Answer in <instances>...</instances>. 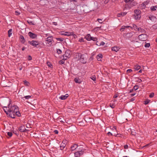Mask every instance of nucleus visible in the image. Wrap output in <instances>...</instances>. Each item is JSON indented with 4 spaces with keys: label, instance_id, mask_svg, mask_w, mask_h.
<instances>
[{
    "label": "nucleus",
    "instance_id": "1",
    "mask_svg": "<svg viewBox=\"0 0 157 157\" xmlns=\"http://www.w3.org/2000/svg\"><path fill=\"white\" fill-rule=\"evenodd\" d=\"M3 109L5 112L9 116L13 118H15L16 115L19 117L21 115L18 107L16 105L8 107L4 106Z\"/></svg>",
    "mask_w": 157,
    "mask_h": 157
},
{
    "label": "nucleus",
    "instance_id": "2",
    "mask_svg": "<svg viewBox=\"0 0 157 157\" xmlns=\"http://www.w3.org/2000/svg\"><path fill=\"white\" fill-rule=\"evenodd\" d=\"M78 150L75 153V155L76 157H79L83 154L84 150L81 147H78Z\"/></svg>",
    "mask_w": 157,
    "mask_h": 157
},
{
    "label": "nucleus",
    "instance_id": "3",
    "mask_svg": "<svg viewBox=\"0 0 157 157\" xmlns=\"http://www.w3.org/2000/svg\"><path fill=\"white\" fill-rule=\"evenodd\" d=\"M77 56L78 57L77 58V59H80V61L83 63H86V59L83 55H81L80 53H77Z\"/></svg>",
    "mask_w": 157,
    "mask_h": 157
},
{
    "label": "nucleus",
    "instance_id": "4",
    "mask_svg": "<svg viewBox=\"0 0 157 157\" xmlns=\"http://www.w3.org/2000/svg\"><path fill=\"white\" fill-rule=\"evenodd\" d=\"M134 16L136 20H139L141 17V11L139 10H136L134 11Z\"/></svg>",
    "mask_w": 157,
    "mask_h": 157
},
{
    "label": "nucleus",
    "instance_id": "5",
    "mask_svg": "<svg viewBox=\"0 0 157 157\" xmlns=\"http://www.w3.org/2000/svg\"><path fill=\"white\" fill-rule=\"evenodd\" d=\"M53 41L52 36H49L45 39V41L47 44H48V46H52V41Z\"/></svg>",
    "mask_w": 157,
    "mask_h": 157
},
{
    "label": "nucleus",
    "instance_id": "6",
    "mask_svg": "<svg viewBox=\"0 0 157 157\" xmlns=\"http://www.w3.org/2000/svg\"><path fill=\"white\" fill-rule=\"evenodd\" d=\"M138 38L140 41H145L147 39V36L145 34H143L139 35L138 36Z\"/></svg>",
    "mask_w": 157,
    "mask_h": 157
},
{
    "label": "nucleus",
    "instance_id": "7",
    "mask_svg": "<svg viewBox=\"0 0 157 157\" xmlns=\"http://www.w3.org/2000/svg\"><path fill=\"white\" fill-rule=\"evenodd\" d=\"M71 52L70 50H67L64 54L63 55V59L64 60H66L67 58H70L71 56Z\"/></svg>",
    "mask_w": 157,
    "mask_h": 157
},
{
    "label": "nucleus",
    "instance_id": "8",
    "mask_svg": "<svg viewBox=\"0 0 157 157\" xmlns=\"http://www.w3.org/2000/svg\"><path fill=\"white\" fill-rule=\"evenodd\" d=\"M30 44L34 47H36V46L39 44V43L37 41L32 40L30 42Z\"/></svg>",
    "mask_w": 157,
    "mask_h": 157
},
{
    "label": "nucleus",
    "instance_id": "9",
    "mask_svg": "<svg viewBox=\"0 0 157 157\" xmlns=\"http://www.w3.org/2000/svg\"><path fill=\"white\" fill-rule=\"evenodd\" d=\"M61 34L62 35L69 36L71 35V34H72V33L71 32H61Z\"/></svg>",
    "mask_w": 157,
    "mask_h": 157
},
{
    "label": "nucleus",
    "instance_id": "10",
    "mask_svg": "<svg viewBox=\"0 0 157 157\" xmlns=\"http://www.w3.org/2000/svg\"><path fill=\"white\" fill-rule=\"evenodd\" d=\"M66 141L65 140L63 141L62 143L60 146V148L61 150H63L65 147L66 146Z\"/></svg>",
    "mask_w": 157,
    "mask_h": 157
},
{
    "label": "nucleus",
    "instance_id": "11",
    "mask_svg": "<svg viewBox=\"0 0 157 157\" xmlns=\"http://www.w3.org/2000/svg\"><path fill=\"white\" fill-rule=\"evenodd\" d=\"M120 48L119 47L115 46L111 48V50L112 51L117 52L119 50Z\"/></svg>",
    "mask_w": 157,
    "mask_h": 157
},
{
    "label": "nucleus",
    "instance_id": "12",
    "mask_svg": "<svg viewBox=\"0 0 157 157\" xmlns=\"http://www.w3.org/2000/svg\"><path fill=\"white\" fill-rule=\"evenodd\" d=\"M19 130L20 131H21V132H25L26 131H27L28 130L26 129L25 128V126H23V125L21 126L20 127V128L19 129Z\"/></svg>",
    "mask_w": 157,
    "mask_h": 157
},
{
    "label": "nucleus",
    "instance_id": "13",
    "mask_svg": "<svg viewBox=\"0 0 157 157\" xmlns=\"http://www.w3.org/2000/svg\"><path fill=\"white\" fill-rule=\"evenodd\" d=\"M78 147L77 144H74L71 147V150L72 151H74L76 149H78V147Z\"/></svg>",
    "mask_w": 157,
    "mask_h": 157
},
{
    "label": "nucleus",
    "instance_id": "14",
    "mask_svg": "<svg viewBox=\"0 0 157 157\" xmlns=\"http://www.w3.org/2000/svg\"><path fill=\"white\" fill-rule=\"evenodd\" d=\"M68 97V94H66L65 95H62L59 97V98L62 100L66 99Z\"/></svg>",
    "mask_w": 157,
    "mask_h": 157
},
{
    "label": "nucleus",
    "instance_id": "15",
    "mask_svg": "<svg viewBox=\"0 0 157 157\" xmlns=\"http://www.w3.org/2000/svg\"><path fill=\"white\" fill-rule=\"evenodd\" d=\"M37 36L36 34L30 32V38L32 39H35L37 38Z\"/></svg>",
    "mask_w": 157,
    "mask_h": 157
},
{
    "label": "nucleus",
    "instance_id": "16",
    "mask_svg": "<svg viewBox=\"0 0 157 157\" xmlns=\"http://www.w3.org/2000/svg\"><path fill=\"white\" fill-rule=\"evenodd\" d=\"M85 38L88 41H90L91 40L92 37L90 34H88L85 36Z\"/></svg>",
    "mask_w": 157,
    "mask_h": 157
},
{
    "label": "nucleus",
    "instance_id": "17",
    "mask_svg": "<svg viewBox=\"0 0 157 157\" xmlns=\"http://www.w3.org/2000/svg\"><path fill=\"white\" fill-rule=\"evenodd\" d=\"M127 14V12H121L120 13H118L117 15V16L118 17H121V16H124L126 15Z\"/></svg>",
    "mask_w": 157,
    "mask_h": 157
},
{
    "label": "nucleus",
    "instance_id": "18",
    "mask_svg": "<svg viewBox=\"0 0 157 157\" xmlns=\"http://www.w3.org/2000/svg\"><path fill=\"white\" fill-rule=\"evenodd\" d=\"M19 39L21 42L23 44L25 42V40L24 36H22L21 35L19 37Z\"/></svg>",
    "mask_w": 157,
    "mask_h": 157
},
{
    "label": "nucleus",
    "instance_id": "19",
    "mask_svg": "<svg viewBox=\"0 0 157 157\" xmlns=\"http://www.w3.org/2000/svg\"><path fill=\"white\" fill-rule=\"evenodd\" d=\"M102 55L101 54H98L97 56V59L99 61H101L102 58Z\"/></svg>",
    "mask_w": 157,
    "mask_h": 157
},
{
    "label": "nucleus",
    "instance_id": "20",
    "mask_svg": "<svg viewBox=\"0 0 157 157\" xmlns=\"http://www.w3.org/2000/svg\"><path fill=\"white\" fill-rule=\"evenodd\" d=\"M133 34V32H130L128 33L126 35L127 38H131Z\"/></svg>",
    "mask_w": 157,
    "mask_h": 157
},
{
    "label": "nucleus",
    "instance_id": "21",
    "mask_svg": "<svg viewBox=\"0 0 157 157\" xmlns=\"http://www.w3.org/2000/svg\"><path fill=\"white\" fill-rule=\"evenodd\" d=\"M75 81L76 83H80L82 81L80 79L78 78H75Z\"/></svg>",
    "mask_w": 157,
    "mask_h": 157
},
{
    "label": "nucleus",
    "instance_id": "22",
    "mask_svg": "<svg viewBox=\"0 0 157 157\" xmlns=\"http://www.w3.org/2000/svg\"><path fill=\"white\" fill-rule=\"evenodd\" d=\"M137 30H138V31L140 32V33H145V30L144 29H142L140 27L138 28L137 29Z\"/></svg>",
    "mask_w": 157,
    "mask_h": 157
},
{
    "label": "nucleus",
    "instance_id": "23",
    "mask_svg": "<svg viewBox=\"0 0 157 157\" xmlns=\"http://www.w3.org/2000/svg\"><path fill=\"white\" fill-rule=\"evenodd\" d=\"M141 68V67L140 66L136 65L134 66V68L137 71L139 70Z\"/></svg>",
    "mask_w": 157,
    "mask_h": 157
},
{
    "label": "nucleus",
    "instance_id": "24",
    "mask_svg": "<svg viewBox=\"0 0 157 157\" xmlns=\"http://www.w3.org/2000/svg\"><path fill=\"white\" fill-rule=\"evenodd\" d=\"M21 98L22 99L25 101V100L28 99L29 98V96H26L24 97H22Z\"/></svg>",
    "mask_w": 157,
    "mask_h": 157
},
{
    "label": "nucleus",
    "instance_id": "25",
    "mask_svg": "<svg viewBox=\"0 0 157 157\" xmlns=\"http://www.w3.org/2000/svg\"><path fill=\"white\" fill-rule=\"evenodd\" d=\"M96 44L98 46H100L101 45H104L105 44L104 42L102 41L101 43H98V42H96Z\"/></svg>",
    "mask_w": 157,
    "mask_h": 157
},
{
    "label": "nucleus",
    "instance_id": "26",
    "mask_svg": "<svg viewBox=\"0 0 157 157\" xmlns=\"http://www.w3.org/2000/svg\"><path fill=\"white\" fill-rule=\"evenodd\" d=\"M12 29H10L8 31V36L10 37L12 34Z\"/></svg>",
    "mask_w": 157,
    "mask_h": 157
},
{
    "label": "nucleus",
    "instance_id": "27",
    "mask_svg": "<svg viewBox=\"0 0 157 157\" xmlns=\"http://www.w3.org/2000/svg\"><path fill=\"white\" fill-rule=\"evenodd\" d=\"M47 65L49 67L52 68V64L49 62H47Z\"/></svg>",
    "mask_w": 157,
    "mask_h": 157
},
{
    "label": "nucleus",
    "instance_id": "28",
    "mask_svg": "<svg viewBox=\"0 0 157 157\" xmlns=\"http://www.w3.org/2000/svg\"><path fill=\"white\" fill-rule=\"evenodd\" d=\"M156 6H153L151 7V9L152 11H155L156 10Z\"/></svg>",
    "mask_w": 157,
    "mask_h": 157
},
{
    "label": "nucleus",
    "instance_id": "29",
    "mask_svg": "<svg viewBox=\"0 0 157 157\" xmlns=\"http://www.w3.org/2000/svg\"><path fill=\"white\" fill-rule=\"evenodd\" d=\"M56 39L57 40L60 41H63L64 39L62 38H57Z\"/></svg>",
    "mask_w": 157,
    "mask_h": 157
},
{
    "label": "nucleus",
    "instance_id": "30",
    "mask_svg": "<svg viewBox=\"0 0 157 157\" xmlns=\"http://www.w3.org/2000/svg\"><path fill=\"white\" fill-rule=\"evenodd\" d=\"M111 129L113 131L117 132V127L116 126H114L113 128H111Z\"/></svg>",
    "mask_w": 157,
    "mask_h": 157
},
{
    "label": "nucleus",
    "instance_id": "31",
    "mask_svg": "<svg viewBox=\"0 0 157 157\" xmlns=\"http://www.w3.org/2000/svg\"><path fill=\"white\" fill-rule=\"evenodd\" d=\"M114 135L116 136V137H121V134H116V133H114Z\"/></svg>",
    "mask_w": 157,
    "mask_h": 157
},
{
    "label": "nucleus",
    "instance_id": "32",
    "mask_svg": "<svg viewBox=\"0 0 157 157\" xmlns=\"http://www.w3.org/2000/svg\"><path fill=\"white\" fill-rule=\"evenodd\" d=\"M150 46V44L149 43H147L145 44L144 45V47L146 48H149Z\"/></svg>",
    "mask_w": 157,
    "mask_h": 157
},
{
    "label": "nucleus",
    "instance_id": "33",
    "mask_svg": "<svg viewBox=\"0 0 157 157\" xmlns=\"http://www.w3.org/2000/svg\"><path fill=\"white\" fill-rule=\"evenodd\" d=\"M136 81H137V82H139V83H140L141 82H142V80L141 79H140L139 78H136Z\"/></svg>",
    "mask_w": 157,
    "mask_h": 157
},
{
    "label": "nucleus",
    "instance_id": "34",
    "mask_svg": "<svg viewBox=\"0 0 157 157\" xmlns=\"http://www.w3.org/2000/svg\"><path fill=\"white\" fill-rule=\"evenodd\" d=\"M125 26H122L121 28L120 29V31H123L125 29Z\"/></svg>",
    "mask_w": 157,
    "mask_h": 157
},
{
    "label": "nucleus",
    "instance_id": "35",
    "mask_svg": "<svg viewBox=\"0 0 157 157\" xmlns=\"http://www.w3.org/2000/svg\"><path fill=\"white\" fill-rule=\"evenodd\" d=\"M91 79H92L93 81H95L96 80V78L95 76L94 75L92 76V77H90Z\"/></svg>",
    "mask_w": 157,
    "mask_h": 157
},
{
    "label": "nucleus",
    "instance_id": "36",
    "mask_svg": "<svg viewBox=\"0 0 157 157\" xmlns=\"http://www.w3.org/2000/svg\"><path fill=\"white\" fill-rule=\"evenodd\" d=\"M131 29H132L133 28H136V29H137L138 28L137 27L136 25L133 24L132 27H131Z\"/></svg>",
    "mask_w": 157,
    "mask_h": 157
},
{
    "label": "nucleus",
    "instance_id": "37",
    "mask_svg": "<svg viewBox=\"0 0 157 157\" xmlns=\"http://www.w3.org/2000/svg\"><path fill=\"white\" fill-rule=\"evenodd\" d=\"M97 21L100 23H102L103 22L102 20L101 19H98Z\"/></svg>",
    "mask_w": 157,
    "mask_h": 157
},
{
    "label": "nucleus",
    "instance_id": "38",
    "mask_svg": "<svg viewBox=\"0 0 157 157\" xmlns=\"http://www.w3.org/2000/svg\"><path fill=\"white\" fill-rule=\"evenodd\" d=\"M71 33H72V34H71V35L73 36L74 38H76L77 37L76 35L74 33V32H71Z\"/></svg>",
    "mask_w": 157,
    "mask_h": 157
},
{
    "label": "nucleus",
    "instance_id": "39",
    "mask_svg": "<svg viewBox=\"0 0 157 157\" xmlns=\"http://www.w3.org/2000/svg\"><path fill=\"white\" fill-rule=\"evenodd\" d=\"M138 88V86H137V85L135 86L133 88V90H137Z\"/></svg>",
    "mask_w": 157,
    "mask_h": 157
},
{
    "label": "nucleus",
    "instance_id": "40",
    "mask_svg": "<svg viewBox=\"0 0 157 157\" xmlns=\"http://www.w3.org/2000/svg\"><path fill=\"white\" fill-rule=\"evenodd\" d=\"M78 41L80 42H84V40L83 38H81L79 39Z\"/></svg>",
    "mask_w": 157,
    "mask_h": 157
},
{
    "label": "nucleus",
    "instance_id": "41",
    "mask_svg": "<svg viewBox=\"0 0 157 157\" xmlns=\"http://www.w3.org/2000/svg\"><path fill=\"white\" fill-rule=\"evenodd\" d=\"M7 135L10 137H11L12 135V133L11 132H8L7 133Z\"/></svg>",
    "mask_w": 157,
    "mask_h": 157
},
{
    "label": "nucleus",
    "instance_id": "42",
    "mask_svg": "<svg viewBox=\"0 0 157 157\" xmlns=\"http://www.w3.org/2000/svg\"><path fill=\"white\" fill-rule=\"evenodd\" d=\"M132 71V70L131 69H128L127 71V74H129Z\"/></svg>",
    "mask_w": 157,
    "mask_h": 157
},
{
    "label": "nucleus",
    "instance_id": "43",
    "mask_svg": "<svg viewBox=\"0 0 157 157\" xmlns=\"http://www.w3.org/2000/svg\"><path fill=\"white\" fill-rule=\"evenodd\" d=\"M110 106L112 108H114L115 107V105L114 104H110Z\"/></svg>",
    "mask_w": 157,
    "mask_h": 157
},
{
    "label": "nucleus",
    "instance_id": "44",
    "mask_svg": "<svg viewBox=\"0 0 157 157\" xmlns=\"http://www.w3.org/2000/svg\"><path fill=\"white\" fill-rule=\"evenodd\" d=\"M57 53L59 54H60L61 53H62L61 50L60 49H57Z\"/></svg>",
    "mask_w": 157,
    "mask_h": 157
},
{
    "label": "nucleus",
    "instance_id": "45",
    "mask_svg": "<svg viewBox=\"0 0 157 157\" xmlns=\"http://www.w3.org/2000/svg\"><path fill=\"white\" fill-rule=\"evenodd\" d=\"M154 95V94L153 93H151L149 95V97L151 98H152Z\"/></svg>",
    "mask_w": 157,
    "mask_h": 157
},
{
    "label": "nucleus",
    "instance_id": "46",
    "mask_svg": "<svg viewBox=\"0 0 157 157\" xmlns=\"http://www.w3.org/2000/svg\"><path fill=\"white\" fill-rule=\"evenodd\" d=\"M91 40H93L94 41H96L97 40V39L96 37H92Z\"/></svg>",
    "mask_w": 157,
    "mask_h": 157
},
{
    "label": "nucleus",
    "instance_id": "47",
    "mask_svg": "<svg viewBox=\"0 0 157 157\" xmlns=\"http://www.w3.org/2000/svg\"><path fill=\"white\" fill-rule=\"evenodd\" d=\"M15 14L17 15H18L20 14V12H18L17 11H15Z\"/></svg>",
    "mask_w": 157,
    "mask_h": 157
},
{
    "label": "nucleus",
    "instance_id": "48",
    "mask_svg": "<svg viewBox=\"0 0 157 157\" xmlns=\"http://www.w3.org/2000/svg\"><path fill=\"white\" fill-rule=\"evenodd\" d=\"M131 134L132 135L135 136L136 134V133L135 132H134L133 131H132L131 132Z\"/></svg>",
    "mask_w": 157,
    "mask_h": 157
},
{
    "label": "nucleus",
    "instance_id": "49",
    "mask_svg": "<svg viewBox=\"0 0 157 157\" xmlns=\"http://www.w3.org/2000/svg\"><path fill=\"white\" fill-rule=\"evenodd\" d=\"M24 84H25L26 85H28V84L29 83V82L27 81L26 80H24L23 81Z\"/></svg>",
    "mask_w": 157,
    "mask_h": 157
},
{
    "label": "nucleus",
    "instance_id": "50",
    "mask_svg": "<svg viewBox=\"0 0 157 157\" xmlns=\"http://www.w3.org/2000/svg\"><path fill=\"white\" fill-rule=\"evenodd\" d=\"M64 62L63 60H60L59 61V63L60 64H63L64 63Z\"/></svg>",
    "mask_w": 157,
    "mask_h": 157
},
{
    "label": "nucleus",
    "instance_id": "51",
    "mask_svg": "<svg viewBox=\"0 0 157 157\" xmlns=\"http://www.w3.org/2000/svg\"><path fill=\"white\" fill-rule=\"evenodd\" d=\"M149 102V100H146L144 101V104L145 105H147L148 103Z\"/></svg>",
    "mask_w": 157,
    "mask_h": 157
},
{
    "label": "nucleus",
    "instance_id": "52",
    "mask_svg": "<svg viewBox=\"0 0 157 157\" xmlns=\"http://www.w3.org/2000/svg\"><path fill=\"white\" fill-rule=\"evenodd\" d=\"M128 145L126 144L124 146V148L125 149H127L128 148Z\"/></svg>",
    "mask_w": 157,
    "mask_h": 157
},
{
    "label": "nucleus",
    "instance_id": "53",
    "mask_svg": "<svg viewBox=\"0 0 157 157\" xmlns=\"http://www.w3.org/2000/svg\"><path fill=\"white\" fill-rule=\"evenodd\" d=\"M107 135L109 136H112L113 135V134L112 133H111V132H109L108 133H107Z\"/></svg>",
    "mask_w": 157,
    "mask_h": 157
},
{
    "label": "nucleus",
    "instance_id": "54",
    "mask_svg": "<svg viewBox=\"0 0 157 157\" xmlns=\"http://www.w3.org/2000/svg\"><path fill=\"white\" fill-rule=\"evenodd\" d=\"M150 144H147L146 145H145L144 146H143V147L144 148V147H147L150 145Z\"/></svg>",
    "mask_w": 157,
    "mask_h": 157
},
{
    "label": "nucleus",
    "instance_id": "55",
    "mask_svg": "<svg viewBox=\"0 0 157 157\" xmlns=\"http://www.w3.org/2000/svg\"><path fill=\"white\" fill-rule=\"evenodd\" d=\"M31 24L32 25H35V23L34 22L31 21L30 22V24Z\"/></svg>",
    "mask_w": 157,
    "mask_h": 157
},
{
    "label": "nucleus",
    "instance_id": "56",
    "mask_svg": "<svg viewBox=\"0 0 157 157\" xmlns=\"http://www.w3.org/2000/svg\"><path fill=\"white\" fill-rule=\"evenodd\" d=\"M52 24L53 25H57V23L56 22H52Z\"/></svg>",
    "mask_w": 157,
    "mask_h": 157
},
{
    "label": "nucleus",
    "instance_id": "57",
    "mask_svg": "<svg viewBox=\"0 0 157 157\" xmlns=\"http://www.w3.org/2000/svg\"><path fill=\"white\" fill-rule=\"evenodd\" d=\"M131 0H124L125 2H128L130 1Z\"/></svg>",
    "mask_w": 157,
    "mask_h": 157
},
{
    "label": "nucleus",
    "instance_id": "58",
    "mask_svg": "<svg viewBox=\"0 0 157 157\" xmlns=\"http://www.w3.org/2000/svg\"><path fill=\"white\" fill-rule=\"evenodd\" d=\"M54 132L56 134H57L58 133V132L57 130H55Z\"/></svg>",
    "mask_w": 157,
    "mask_h": 157
},
{
    "label": "nucleus",
    "instance_id": "59",
    "mask_svg": "<svg viewBox=\"0 0 157 157\" xmlns=\"http://www.w3.org/2000/svg\"><path fill=\"white\" fill-rule=\"evenodd\" d=\"M118 95L117 94H116L113 96V98H117L118 97Z\"/></svg>",
    "mask_w": 157,
    "mask_h": 157
},
{
    "label": "nucleus",
    "instance_id": "60",
    "mask_svg": "<svg viewBox=\"0 0 157 157\" xmlns=\"http://www.w3.org/2000/svg\"><path fill=\"white\" fill-rule=\"evenodd\" d=\"M131 26H125V28H129V27H130L131 28Z\"/></svg>",
    "mask_w": 157,
    "mask_h": 157
},
{
    "label": "nucleus",
    "instance_id": "61",
    "mask_svg": "<svg viewBox=\"0 0 157 157\" xmlns=\"http://www.w3.org/2000/svg\"><path fill=\"white\" fill-rule=\"evenodd\" d=\"M78 57V56H77V54H76V57H75V59H76V60H79V59H77V58Z\"/></svg>",
    "mask_w": 157,
    "mask_h": 157
},
{
    "label": "nucleus",
    "instance_id": "62",
    "mask_svg": "<svg viewBox=\"0 0 157 157\" xmlns=\"http://www.w3.org/2000/svg\"><path fill=\"white\" fill-rule=\"evenodd\" d=\"M149 18L151 20H152V18H155L154 17H149Z\"/></svg>",
    "mask_w": 157,
    "mask_h": 157
},
{
    "label": "nucleus",
    "instance_id": "63",
    "mask_svg": "<svg viewBox=\"0 0 157 157\" xmlns=\"http://www.w3.org/2000/svg\"><path fill=\"white\" fill-rule=\"evenodd\" d=\"M134 90L133 89H131L130 90V92L131 93L132 92V91Z\"/></svg>",
    "mask_w": 157,
    "mask_h": 157
},
{
    "label": "nucleus",
    "instance_id": "64",
    "mask_svg": "<svg viewBox=\"0 0 157 157\" xmlns=\"http://www.w3.org/2000/svg\"><path fill=\"white\" fill-rule=\"evenodd\" d=\"M135 94H131V96L132 97L133 96H134L135 95Z\"/></svg>",
    "mask_w": 157,
    "mask_h": 157
}]
</instances>
